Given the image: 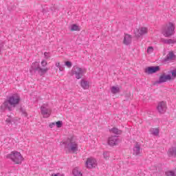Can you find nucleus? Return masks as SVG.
<instances>
[{"label": "nucleus", "instance_id": "1", "mask_svg": "<svg viewBox=\"0 0 176 176\" xmlns=\"http://www.w3.org/2000/svg\"><path fill=\"white\" fill-rule=\"evenodd\" d=\"M21 100L20 96L17 95L10 96L1 106V111H6V109H8L10 112L13 111V108L20 102Z\"/></svg>", "mask_w": 176, "mask_h": 176}, {"label": "nucleus", "instance_id": "2", "mask_svg": "<svg viewBox=\"0 0 176 176\" xmlns=\"http://www.w3.org/2000/svg\"><path fill=\"white\" fill-rule=\"evenodd\" d=\"M50 68H42L41 67V65L39 64V62H34L32 64V66L30 69V74H32L33 72H38V74L40 75V76H43L47 71H49Z\"/></svg>", "mask_w": 176, "mask_h": 176}, {"label": "nucleus", "instance_id": "3", "mask_svg": "<svg viewBox=\"0 0 176 176\" xmlns=\"http://www.w3.org/2000/svg\"><path fill=\"white\" fill-rule=\"evenodd\" d=\"M7 159H11L14 163L16 164H21V162H23V156L21 153L19 151H12L10 154H8L6 156Z\"/></svg>", "mask_w": 176, "mask_h": 176}, {"label": "nucleus", "instance_id": "4", "mask_svg": "<svg viewBox=\"0 0 176 176\" xmlns=\"http://www.w3.org/2000/svg\"><path fill=\"white\" fill-rule=\"evenodd\" d=\"M175 32V25L169 22L168 25L166 26L163 30V34L166 38H170L173 36Z\"/></svg>", "mask_w": 176, "mask_h": 176}, {"label": "nucleus", "instance_id": "5", "mask_svg": "<svg viewBox=\"0 0 176 176\" xmlns=\"http://www.w3.org/2000/svg\"><path fill=\"white\" fill-rule=\"evenodd\" d=\"M67 142L69 151H72V152H76L78 151V143H76L73 136L68 138Z\"/></svg>", "mask_w": 176, "mask_h": 176}, {"label": "nucleus", "instance_id": "6", "mask_svg": "<svg viewBox=\"0 0 176 176\" xmlns=\"http://www.w3.org/2000/svg\"><path fill=\"white\" fill-rule=\"evenodd\" d=\"M74 75H76L77 79H82L83 77V69L78 66H74L72 69V76H74Z\"/></svg>", "mask_w": 176, "mask_h": 176}, {"label": "nucleus", "instance_id": "7", "mask_svg": "<svg viewBox=\"0 0 176 176\" xmlns=\"http://www.w3.org/2000/svg\"><path fill=\"white\" fill-rule=\"evenodd\" d=\"M167 80H171V75L163 74L160 76L159 80L155 81L153 85H160L161 83L166 82Z\"/></svg>", "mask_w": 176, "mask_h": 176}, {"label": "nucleus", "instance_id": "8", "mask_svg": "<svg viewBox=\"0 0 176 176\" xmlns=\"http://www.w3.org/2000/svg\"><path fill=\"white\" fill-rule=\"evenodd\" d=\"M160 71V66H150L145 69L144 72L148 74V75H151L152 74H156Z\"/></svg>", "mask_w": 176, "mask_h": 176}, {"label": "nucleus", "instance_id": "9", "mask_svg": "<svg viewBox=\"0 0 176 176\" xmlns=\"http://www.w3.org/2000/svg\"><path fill=\"white\" fill-rule=\"evenodd\" d=\"M157 109L159 113H164L167 107H166V102L164 101L160 102L157 107Z\"/></svg>", "mask_w": 176, "mask_h": 176}, {"label": "nucleus", "instance_id": "10", "mask_svg": "<svg viewBox=\"0 0 176 176\" xmlns=\"http://www.w3.org/2000/svg\"><path fill=\"white\" fill-rule=\"evenodd\" d=\"M118 142H119L118 135L111 136L108 140V144L110 146H115L118 145Z\"/></svg>", "mask_w": 176, "mask_h": 176}, {"label": "nucleus", "instance_id": "11", "mask_svg": "<svg viewBox=\"0 0 176 176\" xmlns=\"http://www.w3.org/2000/svg\"><path fill=\"white\" fill-rule=\"evenodd\" d=\"M96 162V160L93 158H88L85 164L87 168H96V166H97V164Z\"/></svg>", "mask_w": 176, "mask_h": 176}, {"label": "nucleus", "instance_id": "12", "mask_svg": "<svg viewBox=\"0 0 176 176\" xmlns=\"http://www.w3.org/2000/svg\"><path fill=\"white\" fill-rule=\"evenodd\" d=\"M148 31L146 30V28H141V29H136L134 31V34L135 36L140 38V36H142V35H145Z\"/></svg>", "mask_w": 176, "mask_h": 176}, {"label": "nucleus", "instance_id": "13", "mask_svg": "<svg viewBox=\"0 0 176 176\" xmlns=\"http://www.w3.org/2000/svg\"><path fill=\"white\" fill-rule=\"evenodd\" d=\"M133 155L135 156H140L141 155V144L136 142L133 147Z\"/></svg>", "mask_w": 176, "mask_h": 176}, {"label": "nucleus", "instance_id": "14", "mask_svg": "<svg viewBox=\"0 0 176 176\" xmlns=\"http://www.w3.org/2000/svg\"><path fill=\"white\" fill-rule=\"evenodd\" d=\"M167 155L168 157H176V145L169 148Z\"/></svg>", "mask_w": 176, "mask_h": 176}, {"label": "nucleus", "instance_id": "15", "mask_svg": "<svg viewBox=\"0 0 176 176\" xmlns=\"http://www.w3.org/2000/svg\"><path fill=\"white\" fill-rule=\"evenodd\" d=\"M124 45H126V46H129L130 43H131V35L130 34H125V36L124 37L123 40Z\"/></svg>", "mask_w": 176, "mask_h": 176}, {"label": "nucleus", "instance_id": "16", "mask_svg": "<svg viewBox=\"0 0 176 176\" xmlns=\"http://www.w3.org/2000/svg\"><path fill=\"white\" fill-rule=\"evenodd\" d=\"M176 56L175 54H174L173 52H170L166 57L164 59V61H165V63H167V61L170 60H174V58H175Z\"/></svg>", "mask_w": 176, "mask_h": 176}, {"label": "nucleus", "instance_id": "17", "mask_svg": "<svg viewBox=\"0 0 176 176\" xmlns=\"http://www.w3.org/2000/svg\"><path fill=\"white\" fill-rule=\"evenodd\" d=\"M109 131L113 133V134H116V135H120V134H122V130L116 127H113L111 129H109Z\"/></svg>", "mask_w": 176, "mask_h": 176}, {"label": "nucleus", "instance_id": "18", "mask_svg": "<svg viewBox=\"0 0 176 176\" xmlns=\"http://www.w3.org/2000/svg\"><path fill=\"white\" fill-rule=\"evenodd\" d=\"M80 86L84 89L85 90H87L89 88V82L85 80H81L80 81Z\"/></svg>", "mask_w": 176, "mask_h": 176}, {"label": "nucleus", "instance_id": "19", "mask_svg": "<svg viewBox=\"0 0 176 176\" xmlns=\"http://www.w3.org/2000/svg\"><path fill=\"white\" fill-rule=\"evenodd\" d=\"M41 114H43L44 116H46L47 115H49V116H50V114H49V109L45 107V105L41 106Z\"/></svg>", "mask_w": 176, "mask_h": 176}, {"label": "nucleus", "instance_id": "20", "mask_svg": "<svg viewBox=\"0 0 176 176\" xmlns=\"http://www.w3.org/2000/svg\"><path fill=\"white\" fill-rule=\"evenodd\" d=\"M162 42L164 43H166V45H173L174 43H176V40H173L170 38H169V39L163 38Z\"/></svg>", "mask_w": 176, "mask_h": 176}, {"label": "nucleus", "instance_id": "21", "mask_svg": "<svg viewBox=\"0 0 176 176\" xmlns=\"http://www.w3.org/2000/svg\"><path fill=\"white\" fill-rule=\"evenodd\" d=\"M111 91L112 94H118V93H120V89L118 87L113 86L111 88Z\"/></svg>", "mask_w": 176, "mask_h": 176}, {"label": "nucleus", "instance_id": "22", "mask_svg": "<svg viewBox=\"0 0 176 176\" xmlns=\"http://www.w3.org/2000/svg\"><path fill=\"white\" fill-rule=\"evenodd\" d=\"M72 173L74 176H83L82 172L79 171V169H78V168H75L74 169H73Z\"/></svg>", "mask_w": 176, "mask_h": 176}, {"label": "nucleus", "instance_id": "23", "mask_svg": "<svg viewBox=\"0 0 176 176\" xmlns=\"http://www.w3.org/2000/svg\"><path fill=\"white\" fill-rule=\"evenodd\" d=\"M168 74H171V80H174L176 78V69L170 70Z\"/></svg>", "mask_w": 176, "mask_h": 176}, {"label": "nucleus", "instance_id": "24", "mask_svg": "<svg viewBox=\"0 0 176 176\" xmlns=\"http://www.w3.org/2000/svg\"><path fill=\"white\" fill-rule=\"evenodd\" d=\"M80 29H79V26L76 24H73L72 25V27H71V29H70V31H80Z\"/></svg>", "mask_w": 176, "mask_h": 176}, {"label": "nucleus", "instance_id": "25", "mask_svg": "<svg viewBox=\"0 0 176 176\" xmlns=\"http://www.w3.org/2000/svg\"><path fill=\"white\" fill-rule=\"evenodd\" d=\"M20 112H21L22 115H23V116H25V118H27V116H28V114L27 113L25 109L21 107Z\"/></svg>", "mask_w": 176, "mask_h": 176}, {"label": "nucleus", "instance_id": "26", "mask_svg": "<svg viewBox=\"0 0 176 176\" xmlns=\"http://www.w3.org/2000/svg\"><path fill=\"white\" fill-rule=\"evenodd\" d=\"M166 176H176V174L174 171L173 170H168L165 173Z\"/></svg>", "mask_w": 176, "mask_h": 176}, {"label": "nucleus", "instance_id": "27", "mask_svg": "<svg viewBox=\"0 0 176 176\" xmlns=\"http://www.w3.org/2000/svg\"><path fill=\"white\" fill-rule=\"evenodd\" d=\"M55 124L56 127H58V129H60L63 127V121H57L56 122H55Z\"/></svg>", "mask_w": 176, "mask_h": 176}, {"label": "nucleus", "instance_id": "28", "mask_svg": "<svg viewBox=\"0 0 176 176\" xmlns=\"http://www.w3.org/2000/svg\"><path fill=\"white\" fill-rule=\"evenodd\" d=\"M152 134H153V135H159V129L157 128L153 129Z\"/></svg>", "mask_w": 176, "mask_h": 176}, {"label": "nucleus", "instance_id": "29", "mask_svg": "<svg viewBox=\"0 0 176 176\" xmlns=\"http://www.w3.org/2000/svg\"><path fill=\"white\" fill-rule=\"evenodd\" d=\"M65 65H66V67L68 68H71V67H72V63H71L69 60H67L65 63Z\"/></svg>", "mask_w": 176, "mask_h": 176}, {"label": "nucleus", "instance_id": "30", "mask_svg": "<svg viewBox=\"0 0 176 176\" xmlns=\"http://www.w3.org/2000/svg\"><path fill=\"white\" fill-rule=\"evenodd\" d=\"M103 155H104V158L106 160H108L109 159V152H104Z\"/></svg>", "mask_w": 176, "mask_h": 176}, {"label": "nucleus", "instance_id": "31", "mask_svg": "<svg viewBox=\"0 0 176 176\" xmlns=\"http://www.w3.org/2000/svg\"><path fill=\"white\" fill-rule=\"evenodd\" d=\"M6 122L8 126H10V124H12V118L9 117L6 119Z\"/></svg>", "mask_w": 176, "mask_h": 176}, {"label": "nucleus", "instance_id": "32", "mask_svg": "<svg viewBox=\"0 0 176 176\" xmlns=\"http://www.w3.org/2000/svg\"><path fill=\"white\" fill-rule=\"evenodd\" d=\"M41 65L42 67H46V65H47V62H46L45 60H42Z\"/></svg>", "mask_w": 176, "mask_h": 176}, {"label": "nucleus", "instance_id": "33", "mask_svg": "<svg viewBox=\"0 0 176 176\" xmlns=\"http://www.w3.org/2000/svg\"><path fill=\"white\" fill-rule=\"evenodd\" d=\"M147 52L148 53H149V52H153V47H148V49H147Z\"/></svg>", "mask_w": 176, "mask_h": 176}, {"label": "nucleus", "instance_id": "34", "mask_svg": "<svg viewBox=\"0 0 176 176\" xmlns=\"http://www.w3.org/2000/svg\"><path fill=\"white\" fill-rule=\"evenodd\" d=\"M54 126H56V122H52L49 124V127H50V129H53Z\"/></svg>", "mask_w": 176, "mask_h": 176}, {"label": "nucleus", "instance_id": "35", "mask_svg": "<svg viewBox=\"0 0 176 176\" xmlns=\"http://www.w3.org/2000/svg\"><path fill=\"white\" fill-rule=\"evenodd\" d=\"M44 56H45V58H49V52H45Z\"/></svg>", "mask_w": 176, "mask_h": 176}, {"label": "nucleus", "instance_id": "36", "mask_svg": "<svg viewBox=\"0 0 176 176\" xmlns=\"http://www.w3.org/2000/svg\"><path fill=\"white\" fill-rule=\"evenodd\" d=\"M157 169H158V171H159L160 173V171H162V168L157 167V168H156V171H155V173H157Z\"/></svg>", "mask_w": 176, "mask_h": 176}, {"label": "nucleus", "instance_id": "37", "mask_svg": "<svg viewBox=\"0 0 176 176\" xmlns=\"http://www.w3.org/2000/svg\"><path fill=\"white\" fill-rule=\"evenodd\" d=\"M56 66L58 67V68L60 67V63H56Z\"/></svg>", "mask_w": 176, "mask_h": 176}, {"label": "nucleus", "instance_id": "38", "mask_svg": "<svg viewBox=\"0 0 176 176\" xmlns=\"http://www.w3.org/2000/svg\"><path fill=\"white\" fill-rule=\"evenodd\" d=\"M58 68H59V71H64V68H63V67L60 66Z\"/></svg>", "mask_w": 176, "mask_h": 176}, {"label": "nucleus", "instance_id": "39", "mask_svg": "<svg viewBox=\"0 0 176 176\" xmlns=\"http://www.w3.org/2000/svg\"><path fill=\"white\" fill-rule=\"evenodd\" d=\"M58 175H60V173H57V174L52 175V176H58Z\"/></svg>", "mask_w": 176, "mask_h": 176}, {"label": "nucleus", "instance_id": "40", "mask_svg": "<svg viewBox=\"0 0 176 176\" xmlns=\"http://www.w3.org/2000/svg\"><path fill=\"white\" fill-rule=\"evenodd\" d=\"M43 13H46V10L45 9H43Z\"/></svg>", "mask_w": 176, "mask_h": 176}, {"label": "nucleus", "instance_id": "41", "mask_svg": "<svg viewBox=\"0 0 176 176\" xmlns=\"http://www.w3.org/2000/svg\"><path fill=\"white\" fill-rule=\"evenodd\" d=\"M65 145H67V142H63Z\"/></svg>", "mask_w": 176, "mask_h": 176}, {"label": "nucleus", "instance_id": "42", "mask_svg": "<svg viewBox=\"0 0 176 176\" xmlns=\"http://www.w3.org/2000/svg\"><path fill=\"white\" fill-rule=\"evenodd\" d=\"M61 176H64V175H61Z\"/></svg>", "mask_w": 176, "mask_h": 176}]
</instances>
